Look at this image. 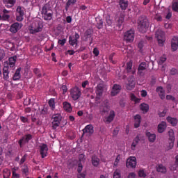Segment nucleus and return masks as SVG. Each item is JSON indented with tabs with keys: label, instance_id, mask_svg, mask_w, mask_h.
Masks as SVG:
<instances>
[{
	"label": "nucleus",
	"instance_id": "1",
	"mask_svg": "<svg viewBox=\"0 0 178 178\" xmlns=\"http://www.w3.org/2000/svg\"><path fill=\"white\" fill-rule=\"evenodd\" d=\"M16 56L10 57L8 61L4 63L3 69V74L4 80L9 79V73H13L15 70V64L16 63Z\"/></svg>",
	"mask_w": 178,
	"mask_h": 178
},
{
	"label": "nucleus",
	"instance_id": "2",
	"mask_svg": "<svg viewBox=\"0 0 178 178\" xmlns=\"http://www.w3.org/2000/svg\"><path fill=\"white\" fill-rule=\"evenodd\" d=\"M149 26V22L148 21L147 17H145V15H142L140 17H139L138 20V28L140 32H147Z\"/></svg>",
	"mask_w": 178,
	"mask_h": 178
},
{
	"label": "nucleus",
	"instance_id": "3",
	"mask_svg": "<svg viewBox=\"0 0 178 178\" xmlns=\"http://www.w3.org/2000/svg\"><path fill=\"white\" fill-rule=\"evenodd\" d=\"M43 26L42 21H35L29 26V30L31 34H37L38 32H42Z\"/></svg>",
	"mask_w": 178,
	"mask_h": 178
},
{
	"label": "nucleus",
	"instance_id": "4",
	"mask_svg": "<svg viewBox=\"0 0 178 178\" xmlns=\"http://www.w3.org/2000/svg\"><path fill=\"white\" fill-rule=\"evenodd\" d=\"M62 115L60 113H56L52 115V129L56 130L57 128L60 125L62 122Z\"/></svg>",
	"mask_w": 178,
	"mask_h": 178
},
{
	"label": "nucleus",
	"instance_id": "5",
	"mask_svg": "<svg viewBox=\"0 0 178 178\" xmlns=\"http://www.w3.org/2000/svg\"><path fill=\"white\" fill-rule=\"evenodd\" d=\"M42 17H43L44 20H51L52 13L51 12L49 5L47 3L43 5L42 8Z\"/></svg>",
	"mask_w": 178,
	"mask_h": 178
},
{
	"label": "nucleus",
	"instance_id": "6",
	"mask_svg": "<svg viewBox=\"0 0 178 178\" xmlns=\"http://www.w3.org/2000/svg\"><path fill=\"white\" fill-rule=\"evenodd\" d=\"M70 95L73 101H77L81 96V88H78L77 86H75L74 88H72L70 90Z\"/></svg>",
	"mask_w": 178,
	"mask_h": 178
},
{
	"label": "nucleus",
	"instance_id": "7",
	"mask_svg": "<svg viewBox=\"0 0 178 178\" xmlns=\"http://www.w3.org/2000/svg\"><path fill=\"white\" fill-rule=\"evenodd\" d=\"M155 36L158 41L159 45L163 46L164 45L165 41V33L163 32V30H156Z\"/></svg>",
	"mask_w": 178,
	"mask_h": 178
},
{
	"label": "nucleus",
	"instance_id": "8",
	"mask_svg": "<svg viewBox=\"0 0 178 178\" xmlns=\"http://www.w3.org/2000/svg\"><path fill=\"white\" fill-rule=\"evenodd\" d=\"M93 32L94 30H92V29H88L86 30V32H84L83 40L84 41L90 40V45L93 42Z\"/></svg>",
	"mask_w": 178,
	"mask_h": 178
},
{
	"label": "nucleus",
	"instance_id": "9",
	"mask_svg": "<svg viewBox=\"0 0 178 178\" xmlns=\"http://www.w3.org/2000/svg\"><path fill=\"white\" fill-rule=\"evenodd\" d=\"M135 38V30H127V32H124V40L125 41H129V42H131V41H134Z\"/></svg>",
	"mask_w": 178,
	"mask_h": 178
},
{
	"label": "nucleus",
	"instance_id": "10",
	"mask_svg": "<svg viewBox=\"0 0 178 178\" xmlns=\"http://www.w3.org/2000/svg\"><path fill=\"white\" fill-rule=\"evenodd\" d=\"M136 86V78L134 74H131V76L128 77V82L126 86L127 90H134Z\"/></svg>",
	"mask_w": 178,
	"mask_h": 178
},
{
	"label": "nucleus",
	"instance_id": "11",
	"mask_svg": "<svg viewBox=\"0 0 178 178\" xmlns=\"http://www.w3.org/2000/svg\"><path fill=\"white\" fill-rule=\"evenodd\" d=\"M126 165L127 168H136V166L137 165L136 157H130L129 159H127Z\"/></svg>",
	"mask_w": 178,
	"mask_h": 178
},
{
	"label": "nucleus",
	"instance_id": "12",
	"mask_svg": "<svg viewBox=\"0 0 178 178\" xmlns=\"http://www.w3.org/2000/svg\"><path fill=\"white\" fill-rule=\"evenodd\" d=\"M80 38V34H78L77 32L75 33L74 36H70L69 38V43L72 46L78 45V40Z\"/></svg>",
	"mask_w": 178,
	"mask_h": 178
},
{
	"label": "nucleus",
	"instance_id": "13",
	"mask_svg": "<svg viewBox=\"0 0 178 178\" xmlns=\"http://www.w3.org/2000/svg\"><path fill=\"white\" fill-rule=\"evenodd\" d=\"M40 154L42 156V159H44L45 156H47L49 147L48 145H47V143H42V145H40Z\"/></svg>",
	"mask_w": 178,
	"mask_h": 178
},
{
	"label": "nucleus",
	"instance_id": "14",
	"mask_svg": "<svg viewBox=\"0 0 178 178\" xmlns=\"http://www.w3.org/2000/svg\"><path fill=\"white\" fill-rule=\"evenodd\" d=\"M104 86L102 84V83H100V84H97L96 87V95L97 97H102L104 93Z\"/></svg>",
	"mask_w": 178,
	"mask_h": 178
},
{
	"label": "nucleus",
	"instance_id": "15",
	"mask_svg": "<svg viewBox=\"0 0 178 178\" xmlns=\"http://www.w3.org/2000/svg\"><path fill=\"white\" fill-rule=\"evenodd\" d=\"M147 68V63L142 62L140 63L139 66L138 67V74H139L140 76H144V71L146 70Z\"/></svg>",
	"mask_w": 178,
	"mask_h": 178
},
{
	"label": "nucleus",
	"instance_id": "16",
	"mask_svg": "<svg viewBox=\"0 0 178 178\" xmlns=\"http://www.w3.org/2000/svg\"><path fill=\"white\" fill-rule=\"evenodd\" d=\"M167 122L165 120H162L161 122L158 124L157 130L159 134H163L165 130H166L167 128Z\"/></svg>",
	"mask_w": 178,
	"mask_h": 178
},
{
	"label": "nucleus",
	"instance_id": "17",
	"mask_svg": "<svg viewBox=\"0 0 178 178\" xmlns=\"http://www.w3.org/2000/svg\"><path fill=\"white\" fill-rule=\"evenodd\" d=\"M121 88L122 87L120 84H114L111 92V95H118V93H120Z\"/></svg>",
	"mask_w": 178,
	"mask_h": 178
},
{
	"label": "nucleus",
	"instance_id": "18",
	"mask_svg": "<svg viewBox=\"0 0 178 178\" xmlns=\"http://www.w3.org/2000/svg\"><path fill=\"white\" fill-rule=\"evenodd\" d=\"M156 91H157V93H159V97L161 99H165V91L164 90V88H163V86H158V87L156 89Z\"/></svg>",
	"mask_w": 178,
	"mask_h": 178
},
{
	"label": "nucleus",
	"instance_id": "19",
	"mask_svg": "<svg viewBox=\"0 0 178 178\" xmlns=\"http://www.w3.org/2000/svg\"><path fill=\"white\" fill-rule=\"evenodd\" d=\"M20 29H22V25L16 22L11 25L10 31L13 33H17V31L20 30Z\"/></svg>",
	"mask_w": 178,
	"mask_h": 178
},
{
	"label": "nucleus",
	"instance_id": "20",
	"mask_svg": "<svg viewBox=\"0 0 178 178\" xmlns=\"http://www.w3.org/2000/svg\"><path fill=\"white\" fill-rule=\"evenodd\" d=\"M33 55H40V53H42V49L40 47V45H33V47L31 49Z\"/></svg>",
	"mask_w": 178,
	"mask_h": 178
},
{
	"label": "nucleus",
	"instance_id": "21",
	"mask_svg": "<svg viewBox=\"0 0 178 178\" xmlns=\"http://www.w3.org/2000/svg\"><path fill=\"white\" fill-rule=\"evenodd\" d=\"M145 134H146V136L148 138L149 141L151 142V143H154V142L156 141V134L149 132V131L147 130L145 132Z\"/></svg>",
	"mask_w": 178,
	"mask_h": 178
},
{
	"label": "nucleus",
	"instance_id": "22",
	"mask_svg": "<svg viewBox=\"0 0 178 178\" xmlns=\"http://www.w3.org/2000/svg\"><path fill=\"white\" fill-rule=\"evenodd\" d=\"M83 134H94V126L92 124H88L83 128Z\"/></svg>",
	"mask_w": 178,
	"mask_h": 178
},
{
	"label": "nucleus",
	"instance_id": "23",
	"mask_svg": "<svg viewBox=\"0 0 178 178\" xmlns=\"http://www.w3.org/2000/svg\"><path fill=\"white\" fill-rule=\"evenodd\" d=\"M171 47L172 51H177L178 49V38L177 36H174L171 41Z\"/></svg>",
	"mask_w": 178,
	"mask_h": 178
},
{
	"label": "nucleus",
	"instance_id": "24",
	"mask_svg": "<svg viewBox=\"0 0 178 178\" xmlns=\"http://www.w3.org/2000/svg\"><path fill=\"white\" fill-rule=\"evenodd\" d=\"M9 13H10V11L6 9H3V13L1 15V20H3L4 22L9 20V19L10 18V15H9Z\"/></svg>",
	"mask_w": 178,
	"mask_h": 178
},
{
	"label": "nucleus",
	"instance_id": "25",
	"mask_svg": "<svg viewBox=\"0 0 178 178\" xmlns=\"http://www.w3.org/2000/svg\"><path fill=\"white\" fill-rule=\"evenodd\" d=\"M166 120L169 124H171V126H177L178 118L176 117H167Z\"/></svg>",
	"mask_w": 178,
	"mask_h": 178
},
{
	"label": "nucleus",
	"instance_id": "26",
	"mask_svg": "<svg viewBox=\"0 0 178 178\" xmlns=\"http://www.w3.org/2000/svg\"><path fill=\"white\" fill-rule=\"evenodd\" d=\"M127 72L130 74H136V68H133V63H127Z\"/></svg>",
	"mask_w": 178,
	"mask_h": 178
},
{
	"label": "nucleus",
	"instance_id": "27",
	"mask_svg": "<svg viewBox=\"0 0 178 178\" xmlns=\"http://www.w3.org/2000/svg\"><path fill=\"white\" fill-rule=\"evenodd\" d=\"M119 5L122 10H126L129 7V1L127 0H119Z\"/></svg>",
	"mask_w": 178,
	"mask_h": 178
},
{
	"label": "nucleus",
	"instance_id": "28",
	"mask_svg": "<svg viewBox=\"0 0 178 178\" xmlns=\"http://www.w3.org/2000/svg\"><path fill=\"white\" fill-rule=\"evenodd\" d=\"M63 105L65 111H67V113H72V111H73V108L71 105V103H69V102H63Z\"/></svg>",
	"mask_w": 178,
	"mask_h": 178
},
{
	"label": "nucleus",
	"instance_id": "29",
	"mask_svg": "<svg viewBox=\"0 0 178 178\" xmlns=\"http://www.w3.org/2000/svg\"><path fill=\"white\" fill-rule=\"evenodd\" d=\"M140 111H143V113H148V111H149V105H148V103H140Z\"/></svg>",
	"mask_w": 178,
	"mask_h": 178
},
{
	"label": "nucleus",
	"instance_id": "30",
	"mask_svg": "<svg viewBox=\"0 0 178 178\" xmlns=\"http://www.w3.org/2000/svg\"><path fill=\"white\" fill-rule=\"evenodd\" d=\"M139 141H140V136H136L131 145V148L132 149L133 151H135L136 147L139 143Z\"/></svg>",
	"mask_w": 178,
	"mask_h": 178
},
{
	"label": "nucleus",
	"instance_id": "31",
	"mask_svg": "<svg viewBox=\"0 0 178 178\" xmlns=\"http://www.w3.org/2000/svg\"><path fill=\"white\" fill-rule=\"evenodd\" d=\"M115 116V111H110V113L108 117L106 118L105 121L107 122L108 123H110V122H112L114 120Z\"/></svg>",
	"mask_w": 178,
	"mask_h": 178
},
{
	"label": "nucleus",
	"instance_id": "32",
	"mask_svg": "<svg viewBox=\"0 0 178 178\" xmlns=\"http://www.w3.org/2000/svg\"><path fill=\"white\" fill-rule=\"evenodd\" d=\"M134 118H135V122H134L135 128H139L141 124V115H136Z\"/></svg>",
	"mask_w": 178,
	"mask_h": 178
},
{
	"label": "nucleus",
	"instance_id": "33",
	"mask_svg": "<svg viewBox=\"0 0 178 178\" xmlns=\"http://www.w3.org/2000/svg\"><path fill=\"white\" fill-rule=\"evenodd\" d=\"M99 162L100 159L97 157V155L92 156V164H93V166H99Z\"/></svg>",
	"mask_w": 178,
	"mask_h": 178
},
{
	"label": "nucleus",
	"instance_id": "34",
	"mask_svg": "<svg viewBox=\"0 0 178 178\" xmlns=\"http://www.w3.org/2000/svg\"><path fill=\"white\" fill-rule=\"evenodd\" d=\"M3 3L6 8H12L15 5V0H3Z\"/></svg>",
	"mask_w": 178,
	"mask_h": 178
},
{
	"label": "nucleus",
	"instance_id": "35",
	"mask_svg": "<svg viewBox=\"0 0 178 178\" xmlns=\"http://www.w3.org/2000/svg\"><path fill=\"white\" fill-rule=\"evenodd\" d=\"M157 172H162V173L165 174V172H167L166 166H164L163 165H159L156 168Z\"/></svg>",
	"mask_w": 178,
	"mask_h": 178
},
{
	"label": "nucleus",
	"instance_id": "36",
	"mask_svg": "<svg viewBox=\"0 0 178 178\" xmlns=\"http://www.w3.org/2000/svg\"><path fill=\"white\" fill-rule=\"evenodd\" d=\"M49 105L51 106V108L52 111H54L56 108V104H55V98L51 97V99L49 101Z\"/></svg>",
	"mask_w": 178,
	"mask_h": 178
},
{
	"label": "nucleus",
	"instance_id": "37",
	"mask_svg": "<svg viewBox=\"0 0 178 178\" xmlns=\"http://www.w3.org/2000/svg\"><path fill=\"white\" fill-rule=\"evenodd\" d=\"M106 22L108 26H111L113 24V17H111V15H106Z\"/></svg>",
	"mask_w": 178,
	"mask_h": 178
},
{
	"label": "nucleus",
	"instance_id": "38",
	"mask_svg": "<svg viewBox=\"0 0 178 178\" xmlns=\"http://www.w3.org/2000/svg\"><path fill=\"white\" fill-rule=\"evenodd\" d=\"M76 1H77V0H68V1H67L66 5H65V10H68L69 7H70L71 5H74L75 3H76Z\"/></svg>",
	"mask_w": 178,
	"mask_h": 178
},
{
	"label": "nucleus",
	"instance_id": "39",
	"mask_svg": "<svg viewBox=\"0 0 178 178\" xmlns=\"http://www.w3.org/2000/svg\"><path fill=\"white\" fill-rule=\"evenodd\" d=\"M19 79H20V68H18L14 76H13V80L16 81V80H19Z\"/></svg>",
	"mask_w": 178,
	"mask_h": 178
},
{
	"label": "nucleus",
	"instance_id": "40",
	"mask_svg": "<svg viewBox=\"0 0 178 178\" xmlns=\"http://www.w3.org/2000/svg\"><path fill=\"white\" fill-rule=\"evenodd\" d=\"M3 178H9L10 177V170L5 169L3 171Z\"/></svg>",
	"mask_w": 178,
	"mask_h": 178
},
{
	"label": "nucleus",
	"instance_id": "41",
	"mask_svg": "<svg viewBox=\"0 0 178 178\" xmlns=\"http://www.w3.org/2000/svg\"><path fill=\"white\" fill-rule=\"evenodd\" d=\"M24 76L26 78H31L32 76L31 70H30V68H25V72Z\"/></svg>",
	"mask_w": 178,
	"mask_h": 178
},
{
	"label": "nucleus",
	"instance_id": "42",
	"mask_svg": "<svg viewBox=\"0 0 178 178\" xmlns=\"http://www.w3.org/2000/svg\"><path fill=\"white\" fill-rule=\"evenodd\" d=\"M131 99L132 101H135L136 103H140V98L136 97V95H135V93H131Z\"/></svg>",
	"mask_w": 178,
	"mask_h": 178
},
{
	"label": "nucleus",
	"instance_id": "43",
	"mask_svg": "<svg viewBox=\"0 0 178 178\" xmlns=\"http://www.w3.org/2000/svg\"><path fill=\"white\" fill-rule=\"evenodd\" d=\"M165 60H167L166 55H163V57H160V59H159L158 63L159 65H163V63H165Z\"/></svg>",
	"mask_w": 178,
	"mask_h": 178
},
{
	"label": "nucleus",
	"instance_id": "44",
	"mask_svg": "<svg viewBox=\"0 0 178 178\" xmlns=\"http://www.w3.org/2000/svg\"><path fill=\"white\" fill-rule=\"evenodd\" d=\"M113 178H122L120 170H115L113 172Z\"/></svg>",
	"mask_w": 178,
	"mask_h": 178
},
{
	"label": "nucleus",
	"instance_id": "45",
	"mask_svg": "<svg viewBox=\"0 0 178 178\" xmlns=\"http://www.w3.org/2000/svg\"><path fill=\"white\" fill-rule=\"evenodd\" d=\"M169 136H170V138L171 139V140L174 141V144H175V132L174 130L170 129L168 131Z\"/></svg>",
	"mask_w": 178,
	"mask_h": 178
},
{
	"label": "nucleus",
	"instance_id": "46",
	"mask_svg": "<svg viewBox=\"0 0 178 178\" xmlns=\"http://www.w3.org/2000/svg\"><path fill=\"white\" fill-rule=\"evenodd\" d=\"M104 26V21L102 19H99V22H97V27L99 28V29H101V28H103Z\"/></svg>",
	"mask_w": 178,
	"mask_h": 178
},
{
	"label": "nucleus",
	"instance_id": "47",
	"mask_svg": "<svg viewBox=\"0 0 178 178\" xmlns=\"http://www.w3.org/2000/svg\"><path fill=\"white\" fill-rule=\"evenodd\" d=\"M33 72L36 74V75L38 76L39 78H41L42 74L40 68H33Z\"/></svg>",
	"mask_w": 178,
	"mask_h": 178
},
{
	"label": "nucleus",
	"instance_id": "48",
	"mask_svg": "<svg viewBox=\"0 0 178 178\" xmlns=\"http://www.w3.org/2000/svg\"><path fill=\"white\" fill-rule=\"evenodd\" d=\"M172 10H176L178 13V1H174L172 3Z\"/></svg>",
	"mask_w": 178,
	"mask_h": 178
},
{
	"label": "nucleus",
	"instance_id": "49",
	"mask_svg": "<svg viewBox=\"0 0 178 178\" xmlns=\"http://www.w3.org/2000/svg\"><path fill=\"white\" fill-rule=\"evenodd\" d=\"M30 139H33V136L31 134H26L25 136V141L29 142L30 141Z\"/></svg>",
	"mask_w": 178,
	"mask_h": 178
},
{
	"label": "nucleus",
	"instance_id": "50",
	"mask_svg": "<svg viewBox=\"0 0 178 178\" xmlns=\"http://www.w3.org/2000/svg\"><path fill=\"white\" fill-rule=\"evenodd\" d=\"M31 103V97H26V99H24V105H30Z\"/></svg>",
	"mask_w": 178,
	"mask_h": 178
},
{
	"label": "nucleus",
	"instance_id": "51",
	"mask_svg": "<svg viewBox=\"0 0 178 178\" xmlns=\"http://www.w3.org/2000/svg\"><path fill=\"white\" fill-rule=\"evenodd\" d=\"M140 95L142 97H147V90H141Z\"/></svg>",
	"mask_w": 178,
	"mask_h": 178
},
{
	"label": "nucleus",
	"instance_id": "52",
	"mask_svg": "<svg viewBox=\"0 0 178 178\" xmlns=\"http://www.w3.org/2000/svg\"><path fill=\"white\" fill-rule=\"evenodd\" d=\"M93 53L94 55H95V57H98V55H99V51L98 49V47H94Z\"/></svg>",
	"mask_w": 178,
	"mask_h": 178
},
{
	"label": "nucleus",
	"instance_id": "53",
	"mask_svg": "<svg viewBox=\"0 0 178 178\" xmlns=\"http://www.w3.org/2000/svg\"><path fill=\"white\" fill-rule=\"evenodd\" d=\"M138 47H139V49H143V47H144V42L143 40H140L139 43L138 44Z\"/></svg>",
	"mask_w": 178,
	"mask_h": 178
},
{
	"label": "nucleus",
	"instance_id": "54",
	"mask_svg": "<svg viewBox=\"0 0 178 178\" xmlns=\"http://www.w3.org/2000/svg\"><path fill=\"white\" fill-rule=\"evenodd\" d=\"M23 173L26 175L29 174V166L24 165Z\"/></svg>",
	"mask_w": 178,
	"mask_h": 178
},
{
	"label": "nucleus",
	"instance_id": "55",
	"mask_svg": "<svg viewBox=\"0 0 178 178\" xmlns=\"http://www.w3.org/2000/svg\"><path fill=\"white\" fill-rule=\"evenodd\" d=\"M82 170H83V165L81 164V163H79V165H78V168H77V171H78L79 174H81Z\"/></svg>",
	"mask_w": 178,
	"mask_h": 178
},
{
	"label": "nucleus",
	"instance_id": "56",
	"mask_svg": "<svg viewBox=\"0 0 178 178\" xmlns=\"http://www.w3.org/2000/svg\"><path fill=\"white\" fill-rule=\"evenodd\" d=\"M16 17L17 22H22V20H23V14H21L19 15L18 14H16Z\"/></svg>",
	"mask_w": 178,
	"mask_h": 178
},
{
	"label": "nucleus",
	"instance_id": "57",
	"mask_svg": "<svg viewBox=\"0 0 178 178\" xmlns=\"http://www.w3.org/2000/svg\"><path fill=\"white\" fill-rule=\"evenodd\" d=\"M120 155H118L115 159V161H114V165L118 166V162H120Z\"/></svg>",
	"mask_w": 178,
	"mask_h": 178
},
{
	"label": "nucleus",
	"instance_id": "58",
	"mask_svg": "<svg viewBox=\"0 0 178 178\" xmlns=\"http://www.w3.org/2000/svg\"><path fill=\"white\" fill-rule=\"evenodd\" d=\"M16 15H23V12H22V7L21 6H18L17 8V13Z\"/></svg>",
	"mask_w": 178,
	"mask_h": 178
},
{
	"label": "nucleus",
	"instance_id": "59",
	"mask_svg": "<svg viewBox=\"0 0 178 178\" xmlns=\"http://www.w3.org/2000/svg\"><path fill=\"white\" fill-rule=\"evenodd\" d=\"M138 175L140 177H145V176H147V174H145V170H139Z\"/></svg>",
	"mask_w": 178,
	"mask_h": 178
},
{
	"label": "nucleus",
	"instance_id": "60",
	"mask_svg": "<svg viewBox=\"0 0 178 178\" xmlns=\"http://www.w3.org/2000/svg\"><path fill=\"white\" fill-rule=\"evenodd\" d=\"M67 40L65 38H63V40H58V43L60 44V45H65V43H66Z\"/></svg>",
	"mask_w": 178,
	"mask_h": 178
},
{
	"label": "nucleus",
	"instance_id": "61",
	"mask_svg": "<svg viewBox=\"0 0 178 178\" xmlns=\"http://www.w3.org/2000/svg\"><path fill=\"white\" fill-rule=\"evenodd\" d=\"M174 147V141L171 140L170 141L169 145H168L167 149H173Z\"/></svg>",
	"mask_w": 178,
	"mask_h": 178
},
{
	"label": "nucleus",
	"instance_id": "62",
	"mask_svg": "<svg viewBox=\"0 0 178 178\" xmlns=\"http://www.w3.org/2000/svg\"><path fill=\"white\" fill-rule=\"evenodd\" d=\"M61 90H63V93H66L67 91V86L66 85L61 86Z\"/></svg>",
	"mask_w": 178,
	"mask_h": 178
},
{
	"label": "nucleus",
	"instance_id": "63",
	"mask_svg": "<svg viewBox=\"0 0 178 178\" xmlns=\"http://www.w3.org/2000/svg\"><path fill=\"white\" fill-rule=\"evenodd\" d=\"M166 99H171L172 101H176V97H174V95H166Z\"/></svg>",
	"mask_w": 178,
	"mask_h": 178
},
{
	"label": "nucleus",
	"instance_id": "64",
	"mask_svg": "<svg viewBox=\"0 0 178 178\" xmlns=\"http://www.w3.org/2000/svg\"><path fill=\"white\" fill-rule=\"evenodd\" d=\"M136 177V173L135 172H130L129 174L128 178H134Z\"/></svg>",
	"mask_w": 178,
	"mask_h": 178
}]
</instances>
